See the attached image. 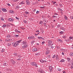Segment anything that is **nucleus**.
<instances>
[{"mask_svg":"<svg viewBox=\"0 0 73 73\" xmlns=\"http://www.w3.org/2000/svg\"><path fill=\"white\" fill-rule=\"evenodd\" d=\"M19 43L17 42H15L14 43L13 42L12 43V45H13V46H17V45H19Z\"/></svg>","mask_w":73,"mask_h":73,"instance_id":"1","label":"nucleus"},{"mask_svg":"<svg viewBox=\"0 0 73 73\" xmlns=\"http://www.w3.org/2000/svg\"><path fill=\"white\" fill-rule=\"evenodd\" d=\"M31 65H32L33 66H35L36 67H37V65L36 64V63L35 62H31Z\"/></svg>","mask_w":73,"mask_h":73,"instance_id":"2","label":"nucleus"},{"mask_svg":"<svg viewBox=\"0 0 73 73\" xmlns=\"http://www.w3.org/2000/svg\"><path fill=\"white\" fill-rule=\"evenodd\" d=\"M49 69L50 70V72H52L53 71V68L52 67V66H50L49 67Z\"/></svg>","mask_w":73,"mask_h":73,"instance_id":"3","label":"nucleus"},{"mask_svg":"<svg viewBox=\"0 0 73 73\" xmlns=\"http://www.w3.org/2000/svg\"><path fill=\"white\" fill-rule=\"evenodd\" d=\"M2 10L4 12H7V10L5 8L2 9Z\"/></svg>","mask_w":73,"mask_h":73,"instance_id":"4","label":"nucleus"},{"mask_svg":"<svg viewBox=\"0 0 73 73\" xmlns=\"http://www.w3.org/2000/svg\"><path fill=\"white\" fill-rule=\"evenodd\" d=\"M26 4L27 5H30V3L28 0H26Z\"/></svg>","mask_w":73,"mask_h":73,"instance_id":"5","label":"nucleus"},{"mask_svg":"<svg viewBox=\"0 0 73 73\" xmlns=\"http://www.w3.org/2000/svg\"><path fill=\"white\" fill-rule=\"evenodd\" d=\"M48 44H51V45H53V43L52 41L51 40H48Z\"/></svg>","mask_w":73,"mask_h":73,"instance_id":"6","label":"nucleus"},{"mask_svg":"<svg viewBox=\"0 0 73 73\" xmlns=\"http://www.w3.org/2000/svg\"><path fill=\"white\" fill-rule=\"evenodd\" d=\"M8 20H9V21H10L12 22L13 21V20H13V19L12 18H9Z\"/></svg>","mask_w":73,"mask_h":73,"instance_id":"7","label":"nucleus"},{"mask_svg":"<svg viewBox=\"0 0 73 73\" xmlns=\"http://www.w3.org/2000/svg\"><path fill=\"white\" fill-rule=\"evenodd\" d=\"M38 39H41V40H44V38H42V37H38Z\"/></svg>","mask_w":73,"mask_h":73,"instance_id":"8","label":"nucleus"},{"mask_svg":"<svg viewBox=\"0 0 73 73\" xmlns=\"http://www.w3.org/2000/svg\"><path fill=\"white\" fill-rule=\"evenodd\" d=\"M60 29H61L62 30H63V31H65V28H64L63 27H61L60 28Z\"/></svg>","mask_w":73,"mask_h":73,"instance_id":"9","label":"nucleus"},{"mask_svg":"<svg viewBox=\"0 0 73 73\" xmlns=\"http://www.w3.org/2000/svg\"><path fill=\"white\" fill-rule=\"evenodd\" d=\"M37 51V48H35L33 50V52H36V51Z\"/></svg>","mask_w":73,"mask_h":73,"instance_id":"10","label":"nucleus"},{"mask_svg":"<svg viewBox=\"0 0 73 73\" xmlns=\"http://www.w3.org/2000/svg\"><path fill=\"white\" fill-rule=\"evenodd\" d=\"M62 51H63V52H64V53H66V50L62 48Z\"/></svg>","mask_w":73,"mask_h":73,"instance_id":"11","label":"nucleus"},{"mask_svg":"<svg viewBox=\"0 0 73 73\" xmlns=\"http://www.w3.org/2000/svg\"><path fill=\"white\" fill-rule=\"evenodd\" d=\"M19 8H20V6H19V5H17L15 9H17Z\"/></svg>","mask_w":73,"mask_h":73,"instance_id":"12","label":"nucleus"},{"mask_svg":"<svg viewBox=\"0 0 73 73\" xmlns=\"http://www.w3.org/2000/svg\"><path fill=\"white\" fill-rule=\"evenodd\" d=\"M26 44H27V42H25V41H23L22 42V45H26Z\"/></svg>","mask_w":73,"mask_h":73,"instance_id":"13","label":"nucleus"},{"mask_svg":"<svg viewBox=\"0 0 73 73\" xmlns=\"http://www.w3.org/2000/svg\"><path fill=\"white\" fill-rule=\"evenodd\" d=\"M59 33L60 35H62V34H64V32L63 31L60 32Z\"/></svg>","mask_w":73,"mask_h":73,"instance_id":"14","label":"nucleus"},{"mask_svg":"<svg viewBox=\"0 0 73 73\" xmlns=\"http://www.w3.org/2000/svg\"><path fill=\"white\" fill-rule=\"evenodd\" d=\"M9 11L10 13H14V11L13 10H9Z\"/></svg>","mask_w":73,"mask_h":73,"instance_id":"15","label":"nucleus"},{"mask_svg":"<svg viewBox=\"0 0 73 73\" xmlns=\"http://www.w3.org/2000/svg\"><path fill=\"white\" fill-rule=\"evenodd\" d=\"M49 52H50L49 51V50H47L46 52V54H49Z\"/></svg>","mask_w":73,"mask_h":73,"instance_id":"16","label":"nucleus"},{"mask_svg":"<svg viewBox=\"0 0 73 73\" xmlns=\"http://www.w3.org/2000/svg\"><path fill=\"white\" fill-rule=\"evenodd\" d=\"M58 41L60 42H62V40H61L60 39H58Z\"/></svg>","mask_w":73,"mask_h":73,"instance_id":"17","label":"nucleus"},{"mask_svg":"<svg viewBox=\"0 0 73 73\" xmlns=\"http://www.w3.org/2000/svg\"><path fill=\"white\" fill-rule=\"evenodd\" d=\"M38 71L40 72V73H44V72H43L42 71H41V69H39V70Z\"/></svg>","mask_w":73,"mask_h":73,"instance_id":"18","label":"nucleus"},{"mask_svg":"<svg viewBox=\"0 0 73 73\" xmlns=\"http://www.w3.org/2000/svg\"><path fill=\"white\" fill-rule=\"evenodd\" d=\"M56 60H59V58H58V55H56Z\"/></svg>","mask_w":73,"mask_h":73,"instance_id":"19","label":"nucleus"},{"mask_svg":"<svg viewBox=\"0 0 73 73\" xmlns=\"http://www.w3.org/2000/svg\"><path fill=\"white\" fill-rule=\"evenodd\" d=\"M15 31L17 33H21V32L20 31H18L17 30H15Z\"/></svg>","mask_w":73,"mask_h":73,"instance_id":"20","label":"nucleus"},{"mask_svg":"<svg viewBox=\"0 0 73 73\" xmlns=\"http://www.w3.org/2000/svg\"><path fill=\"white\" fill-rule=\"evenodd\" d=\"M40 54V53L39 52L36 53L35 54L36 56H39Z\"/></svg>","mask_w":73,"mask_h":73,"instance_id":"21","label":"nucleus"},{"mask_svg":"<svg viewBox=\"0 0 73 73\" xmlns=\"http://www.w3.org/2000/svg\"><path fill=\"white\" fill-rule=\"evenodd\" d=\"M4 50H5V49H4V48H3L2 49V50H1V52H2V53H3V52H4Z\"/></svg>","mask_w":73,"mask_h":73,"instance_id":"22","label":"nucleus"},{"mask_svg":"<svg viewBox=\"0 0 73 73\" xmlns=\"http://www.w3.org/2000/svg\"><path fill=\"white\" fill-rule=\"evenodd\" d=\"M22 40H20L19 41H18L17 42V43H20V42H21V41Z\"/></svg>","mask_w":73,"mask_h":73,"instance_id":"23","label":"nucleus"},{"mask_svg":"<svg viewBox=\"0 0 73 73\" xmlns=\"http://www.w3.org/2000/svg\"><path fill=\"white\" fill-rule=\"evenodd\" d=\"M64 18L65 20H68V17H66V16H65Z\"/></svg>","mask_w":73,"mask_h":73,"instance_id":"24","label":"nucleus"},{"mask_svg":"<svg viewBox=\"0 0 73 73\" xmlns=\"http://www.w3.org/2000/svg\"><path fill=\"white\" fill-rule=\"evenodd\" d=\"M21 4H25V2L24 1H23L20 3Z\"/></svg>","mask_w":73,"mask_h":73,"instance_id":"25","label":"nucleus"},{"mask_svg":"<svg viewBox=\"0 0 73 73\" xmlns=\"http://www.w3.org/2000/svg\"><path fill=\"white\" fill-rule=\"evenodd\" d=\"M31 39H34V38H35V36H31Z\"/></svg>","mask_w":73,"mask_h":73,"instance_id":"26","label":"nucleus"},{"mask_svg":"<svg viewBox=\"0 0 73 73\" xmlns=\"http://www.w3.org/2000/svg\"><path fill=\"white\" fill-rule=\"evenodd\" d=\"M25 13L26 15H28L29 13V12H28L27 11H25Z\"/></svg>","mask_w":73,"mask_h":73,"instance_id":"27","label":"nucleus"},{"mask_svg":"<svg viewBox=\"0 0 73 73\" xmlns=\"http://www.w3.org/2000/svg\"><path fill=\"white\" fill-rule=\"evenodd\" d=\"M67 60L68 62H69V61L70 60V58H67Z\"/></svg>","mask_w":73,"mask_h":73,"instance_id":"28","label":"nucleus"},{"mask_svg":"<svg viewBox=\"0 0 73 73\" xmlns=\"http://www.w3.org/2000/svg\"><path fill=\"white\" fill-rule=\"evenodd\" d=\"M12 63H13V64H15L16 63V62H15L14 60H13L12 61Z\"/></svg>","mask_w":73,"mask_h":73,"instance_id":"29","label":"nucleus"},{"mask_svg":"<svg viewBox=\"0 0 73 73\" xmlns=\"http://www.w3.org/2000/svg\"><path fill=\"white\" fill-rule=\"evenodd\" d=\"M70 56H73V52H72L70 54Z\"/></svg>","mask_w":73,"mask_h":73,"instance_id":"30","label":"nucleus"},{"mask_svg":"<svg viewBox=\"0 0 73 73\" xmlns=\"http://www.w3.org/2000/svg\"><path fill=\"white\" fill-rule=\"evenodd\" d=\"M43 24L44 25V27H47L46 25V23H44Z\"/></svg>","mask_w":73,"mask_h":73,"instance_id":"31","label":"nucleus"},{"mask_svg":"<svg viewBox=\"0 0 73 73\" xmlns=\"http://www.w3.org/2000/svg\"><path fill=\"white\" fill-rule=\"evenodd\" d=\"M40 62H44V60H42V59H40Z\"/></svg>","mask_w":73,"mask_h":73,"instance_id":"32","label":"nucleus"},{"mask_svg":"<svg viewBox=\"0 0 73 73\" xmlns=\"http://www.w3.org/2000/svg\"><path fill=\"white\" fill-rule=\"evenodd\" d=\"M65 61V60L64 59H62L60 61V62H64Z\"/></svg>","mask_w":73,"mask_h":73,"instance_id":"33","label":"nucleus"},{"mask_svg":"<svg viewBox=\"0 0 73 73\" xmlns=\"http://www.w3.org/2000/svg\"><path fill=\"white\" fill-rule=\"evenodd\" d=\"M69 38H70V40H71V39H73V36L71 37L70 36L69 37Z\"/></svg>","mask_w":73,"mask_h":73,"instance_id":"34","label":"nucleus"},{"mask_svg":"<svg viewBox=\"0 0 73 73\" xmlns=\"http://www.w3.org/2000/svg\"><path fill=\"white\" fill-rule=\"evenodd\" d=\"M7 37L8 38H10V37H11V35H8L7 36Z\"/></svg>","mask_w":73,"mask_h":73,"instance_id":"35","label":"nucleus"},{"mask_svg":"<svg viewBox=\"0 0 73 73\" xmlns=\"http://www.w3.org/2000/svg\"><path fill=\"white\" fill-rule=\"evenodd\" d=\"M53 44H48V46H51L53 45Z\"/></svg>","mask_w":73,"mask_h":73,"instance_id":"36","label":"nucleus"},{"mask_svg":"<svg viewBox=\"0 0 73 73\" xmlns=\"http://www.w3.org/2000/svg\"><path fill=\"white\" fill-rule=\"evenodd\" d=\"M53 17H54L55 18H57V16H54V15H53Z\"/></svg>","mask_w":73,"mask_h":73,"instance_id":"37","label":"nucleus"},{"mask_svg":"<svg viewBox=\"0 0 73 73\" xmlns=\"http://www.w3.org/2000/svg\"><path fill=\"white\" fill-rule=\"evenodd\" d=\"M15 37H19V35H15Z\"/></svg>","mask_w":73,"mask_h":73,"instance_id":"38","label":"nucleus"},{"mask_svg":"<svg viewBox=\"0 0 73 73\" xmlns=\"http://www.w3.org/2000/svg\"><path fill=\"white\" fill-rule=\"evenodd\" d=\"M40 24H42L43 23V22L42 21H40L39 22Z\"/></svg>","mask_w":73,"mask_h":73,"instance_id":"39","label":"nucleus"},{"mask_svg":"<svg viewBox=\"0 0 73 73\" xmlns=\"http://www.w3.org/2000/svg\"><path fill=\"white\" fill-rule=\"evenodd\" d=\"M66 37L65 35H64L63 36V38H66Z\"/></svg>","mask_w":73,"mask_h":73,"instance_id":"40","label":"nucleus"},{"mask_svg":"<svg viewBox=\"0 0 73 73\" xmlns=\"http://www.w3.org/2000/svg\"><path fill=\"white\" fill-rule=\"evenodd\" d=\"M56 57V55H54L52 57V58H55Z\"/></svg>","mask_w":73,"mask_h":73,"instance_id":"41","label":"nucleus"},{"mask_svg":"<svg viewBox=\"0 0 73 73\" xmlns=\"http://www.w3.org/2000/svg\"><path fill=\"white\" fill-rule=\"evenodd\" d=\"M24 23H25L26 24H27V21H26L25 20H24L23 21Z\"/></svg>","mask_w":73,"mask_h":73,"instance_id":"42","label":"nucleus"},{"mask_svg":"<svg viewBox=\"0 0 73 73\" xmlns=\"http://www.w3.org/2000/svg\"><path fill=\"white\" fill-rule=\"evenodd\" d=\"M3 65L4 66H7V63H4L3 64Z\"/></svg>","mask_w":73,"mask_h":73,"instance_id":"43","label":"nucleus"},{"mask_svg":"<svg viewBox=\"0 0 73 73\" xmlns=\"http://www.w3.org/2000/svg\"><path fill=\"white\" fill-rule=\"evenodd\" d=\"M25 48H27V47H28V45H27V44H25Z\"/></svg>","mask_w":73,"mask_h":73,"instance_id":"44","label":"nucleus"},{"mask_svg":"<svg viewBox=\"0 0 73 73\" xmlns=\"http://www.w3.org/2000/svg\"><path fill=\"white\" fill-rule=\"evenodd\" d=\"M6 27V25H4L2 26V27H4V28H5Z\"/></svg>","mask_w":73,"mask_h":73,"instance_id":"45","label":"nucleus"},{"mask_svg":"<svg viewBox=\"0 0 73 73\" xmlns=\"http://www.w3.org/2000/svg\"><path fill=\"white\" fill-rule=\"evenodd\" d=\"M17 61H20V60H21V59L19 58L18 59H17Z\"/></svg>","mask_w":73,"mask_h":73,"instance_id":"46","label":"nucleus"},{"mask_svg":"<svg viewBox=\"0 0 73 73\" xmlns=\"http://www.w3.org/2000/svg\"><path fill=\"white\" fill-rule=\"evenodd\" d=\"M58 71H61V69H60V68H58Z\"/></svg>","mask_w":73,"mask_h":73,"instance_id":"47","label":"nucleus"},{"mask_svg":"<svg viewBox=\"0 0 73 73\" xmlns=\"http://www.w3.org/2000/svg\"><path fill=\"white\" fill-rule=\"evenodd\" d=\"M28 39L29 40H31V36H30L29 37H28Z\"/></svg>","mask_w":73,"mask_h":73,"instance_id":"48","label":"nucleus"},{"mask_svg":"<svg viewBox=\"0 0 73 73\" xmlns=\"http://www.w3.org/2000/svg\"><path fill=\"white\" fill-rule=\"evenodd\" d=\"M58 28H60V25H58L57 26Z\"/></svg>","mask_w":73,"mask_h":73,"instance_id":"49","label":"nucleus"},{"mask_svg":"<svg viewBox=\"0 0 73 73\" xmlns=\"http://www.w3.org/2000/svg\"><path fill=\"white\" fill-rule=\"evenodd\" d=\"M18 57L19 58H21V56L20 55H19L18 56Z\"/></svg>","mask_w":73,"mask_h":73,"instance_id":"50","label":"nucleus"},{"mask_svg":"<svg viewBox=\"0 0 73 73\" xmlns=\"http://www.w3.org/2000/svg\"><path fill=\"white\" fill-rule=\"evenodd\" d=\"M38 13H39V11H37L36 12V14H38Z\"/></svg>","mask_w":73,"mask_h":73,"instance_id":"51","label":"nucleus"},{"mask_svg":"<svg viewBox=\"0 0 73 73\" xmlns=\"http://www.w3.org/2000/svg\"><path fill=\"white\" fill-rule=\"evenodd\" d=\"M15 18H16V19H17V20H19V19L18 18H17V17H15Z\"/></svg>","mask_w":73,"mask_h":73,"instance_id":"52","label":"nucleus"},{"mask_svg":"<svg viewBox=\"0 0 73 73\" xmlns=\"http://www.w3.org/2000/svg\"><path fill=\"white\" fill-rule=\"evenodd\" d=\"M45 42L44 41L42 42V45H43V44H44V43H45Z\"/></svg>","mask_w":73,"mask_h":73,"instance_id":"53","label":"nucleus"},{"mask_svg":"<svg viewBox=\"0 0 73 73\" xmlns=\"http://www.w3.org/2000/svg\"><path fill=\"white\" fill-rule=\"evenodd\" d=\"M7 5H8V6H9V7H10V6H11V5H10L9 4V3H7Z\"/></svg>","mask_w":73,"mask_h":73,"instance_id":"54","label":"nucleus"},{"mask_svg":"<svg viewBox=\"0 0 73 73\" xmlns=\"http://www.w3.org/2000/svg\"><path fill=\"white\" fill-rule=\"evenodd\" d=\"M22 48H23L24 49V48H25V46H24V45L22 46Z\"/></svg>","mask_w":73,"mask_h":73,"instance_id":"55","label":"nucleus"},{"mask_svg":"<svg viewBox=\"0 0 73 73\" xmlns=\"http://www.w3.org/2000/svg\"><path fill=\"white\" fill-rule=\"evenodd\" d=\"M1 20H2L3 21H4V20L3 18H1Z\"/></svg>","mask_w":73,"mask_h":73,"instance_id":"56","label":"nucleus"},{"mask_svg":"<svg viewBox=\"0 0 73 73\" xmlns=\"http://www.w3.org/2000/svg\"><path fill=\"white\" fill-rule=\"evenodd\" d=\"M7 44L8 46H11V44L8 43Z\"/></svg>","mask_w":73,"mask_h":73,"instance_id":"57","label":"nucleus"},{"mask_svg":"<svg viewBox=\"0 0 73 73\" xmlns=\"http://www.w3.org/2000/svg\"><path fill=\"white\" fill-rule=\"evenodd\" d=\"M36 9H34V10H33V12H35V11H36Z\"/></svg>","mask_w":73,"mask_h":73,"instance_id":"58","label":"nucleus"},{"mask_svg":"<svg viewBox=\"0 0 73 73\" xmlns=\"http://www.w3.org/2000/svg\"><path fill=\"white\" fill-rule=\"evenodd\" d=\"M59 5H60V7H62V4H59Z\"/></svg>","mask_w":73,"mask_h":73,"instance_id":"59","label":"nucleus"},{"mask_svg":"<svg viewBox=\"0 0 73 73\" xmlns=\"http://www.w3.org/2000/svg\"><path fill=\"white\" fill-rule=\"evenodd\" d=\"M14 55H15V56H17V54H14Z\"/></svg>","mask_w":73,"mask_h":73,"instance_id":"60","label":"nucleus"},{"mask_svg":"<svg viewBox=\"0 0 73 73\" xmlns=\"http://www.w3.org/2000/svg\"><path fill=\"white\" fill-rule=\"evenodd\" d=\"M36 32H39L40 33V32H39V30H37L36 31Z\"/></svg>","mask_w":73,"mask_h":73,"instance_id":"61","label":"nucleus"},{"mask_svg":"<svg viewBox=\"0 0 73 73\" xmlns=\"http://www.w3.org/2000/svg\"><path fill=\"white\" fill-rule=\"evenodd\" d=\"M70 18H71V19H73V17H70Z\"/></svg>","mask_w":73,"mask_h":73,"instance_id":"62","label":"nucleus"},{"mask_svg":"<svg viewBox=\"0 0 73 73\" xmlns=\"http://www.w3.org/2000/svg\"><path fill=\"white\" fill-rule=\"evenodd\" d=\"M47 62L46 61V60H43V62Z\"/></svg>","mask_w":73,"mask_h":73,"instance_id":"63","label":"nucleus"},{"mask_svg":"<svg viewBox=\"0 0 73 73\" xmlns=\"http://www.w3.org/2000/svg\"><path fill=\"white\" fill-rule=\"evenodd\" d=\"M7 26H8V27H11V26H10V25H7Z\"/></svg>","mask_w":73,"mask_h":73,"instance_id":"64","label":"nucleus"}]
</instances>
